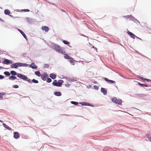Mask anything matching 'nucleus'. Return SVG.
<instances>
[{
	"mask_svg": "<svg viewBox=\"0 0 151 151\" xmlns=\"http://www.w3.org/2000/svg\"><path fill=\"white\" fill-rule=\"evenodd\" d=\"M111 100L112 102L118 105H121L122 103V100L121 99H118L115 97H113Z\"/></svg>",
	"mask_w": 151,
	"mask_h": 151,
	"instance_id": "3",
	"label": "nucleus"
},
{
	"mask_svg": "<svg viewBox=\"0 0 151 151\" xmlns=\"http://www.w3.org/2000/svg\"><path fill=\"white\" fill-rule=\"evenodd\" d=\"M70 103L71 104H73L75 106L77 105L78 104V102L74 101H71Z\"/></svg>",
	"mask_w": 151,
	"mask_h": 151,
	"instance_id": "32",
	"label": "nucleus"
},
{
	"mask_svg": "<svg viewBox=\"0 0 151 151\" xmlns=\"http://www.w3.org/2000/svg\"><path fill=\"white\" fill-rule=\"evenodd\" d=\"M84 37H87L86 36L84 35H82Z\"/></svg>",
	"mask_w": 151,
	"mask_h": 151,
	"instance_id": "58",
	"label": "nucleus"
},
{
	"mask_svg": "<svg viewBox=\"0 0 151 151\" xmlns=\"http://www.w3.org/2000/svg\"><path fill=\"white\" fill-rule=\"evenodd\" d=\"M1 94H2V96H3L5 95L6 93L5 92H1Z\"/></svg>",
	"mask_w": 151,
	"mask_h": 151,
	"instance_id": "53",
	"label": "nucleus"
},
{
	"mask_svg": "<svg viewBox=\"0 0 151 151\" xmlns=\"http://www.w3.org/2000/svg\"><path fill=\"white\" fill-rule=\"evenodd\" d=\"M9 79L10 80L13 81L15 79H17L16 77L15 76H11L9 78Z\"/></svg>",
	"mask_w": 151,
	"mask_h": 151,
	"instance_id": "21",
	"label": "nucleus"
},
{
	"mask_svg": "<svg viewBox=\"0 0 151 151\" xmlns=\"http://www.w3.org/2000/svg\"><path fill=\"white\" fill-rule=\"evenodd\" d=\"M139 39L140 40H141V41H142V39L141 38H139Z\"/></svg>",
	"mask_w": 151,
	"mask_h": 151,
	"instance_id": "63",
	"label": "nucleus"
},
{
	"mask_svg": "<svg viewBox=\"0 0 151 151\" xmlns=\"http://www.w3.org/2000/svg\"><path fill=\"white\" fill-rule=\"evenodd\" d=\"M3 125V127L6 129H8L9 130H10L11 129V127H9V126L7 125L5 123H3L2 124Z\"/></svg>",
	"mask_w": 151,
	"mask_h": 151,
	"instance_id": "23",
	"label": "nucleus"
},
{
	"mask_svg": "<svg viewBox=\"0 0 151 151\" xmlns=\"http://www.w3.org/2000/svg\"><path fill=\"white\" fill-rule=\"evenodd\" d=\"M135 52L137 54H139V55H141L142 56H143L144 57H146V58H148L147 57H146L145 56V55H143L142 54V53H140L138 51H137V50H135Z\"/></svg>",
	"mask_w": 151,
	"mask_h": 151,
	"instance_id": "36",
	"label": "nucleus"
},
{
	"mask_svg": "<svg viewBox=\"0 0 151 151\" xmlns=\"http://www.w3.org/2000/svg\"><path fill=\"white\" fill-rule=\"evenodd\" d=\"M146 81L147 82H150V81L151 82V80H150V79H147Z\"/></svg>",
	"mask_w": 151,
	"mask_h": 151,
	"instance_id": "51",
	"label": "nucleus"
},
{
	"mask_svg": "<svg viewBox=\"0 0 151 151\" xmlns=\"http://www.w3.org/2000/svg\"><path fill=\"white\" fill-rule=\"evenodd\" d=\"M3 98V96L1 94V92H0V98L1 99H2Z\"/></svg>",
	"mask_w": 151,
	"mask_h": 151,
	"instance_id": "48",
	"label": "nucleus"
},
{
	"mask_svg": "<svg viewBox=\"0 0 151 151\" xmlns=\"http://www.w3.org/2000/svg\"><path fill=\"white\" fill-rule=\"evenodd\" d=\"M0 122H3V121L1 120L0 119Z\"/></svg>",
	"mask_w": 151,
	"mask_h": 151,
	"instance_id": "60",
	"label": "nucleus"
},
{
	"mask_svg": "<svg viewBox=\"0 0 151 151\" xmlns=\"http://www.w3.org/2000/svg\"><path fill=\"white\" fill-rule=\"evenodd\" d=\"M139 77H140L139 76H138L137 78H139Z\"/></svg>",
	"mask_w": 151,
	"mask_h": 151,
	"instance_id": "64",
	"label": "nucleus"
},
{
	"mask_svg": "<svg viewBox=\"0 0 151 151\" xmlns=\"http://www.w3.org/2000/svg\"><path fill=\"white\" fill-rule=\"evenodd\" d=\"M135 95L136 96L140 97L141 98L144 97L146 96V95L145 94H136Z\"/></svg>",
	"mask_w": 151,
	"mask_h": 151,
	"instance_id": "25",
	"label": "nucleus"
},
{
	"mask_svg": "<svg viewBox=\"0 0 151 151\" xmlns=\"http://www.w3.org/2000/svg\"><path fill=\"white\" fill-rule=\"evenodd\" d=\"M13 133V137L14 139H18L20 135L19 133Z\"/></svg>",
	"mask_w": 151,
	"mask_h": 151,
	"instance_id": "16",
	"label": "nucleus"
},
{
	"mask_svg": "<svg viewBox=\"0 0 151 151\" xmlns=\"http://www.w3.org/2000/svg\"><path fill=\"white\" fill-rule=\"evenodd\" d=\"M21 63L20 62H17V68L18 67H21Z\"/></svg>",
	"mask_w": 151,
	"mask_h": 151,
	"instance_id": "38",
	"label": "nucleus"
},
{
	"mask_svg": "<svg viewBox=\"0 0 151 151\" xmlns=\"http://www.w3.org/2000/svg\"><path fill=\"white\" fill-rule=\"evenodd\" d=\"M49 28L47 26H43L42 27V29L45 32H48L49 30Z\"/></svg>",
	"mask_w": 151,
	"mask_h": 151,
	"instance_id": "13",
	"label": "nucleus"
},
{
	"mask_svg": "<svg viewBox=\"0 0 151 151\" xmlns=\"http://www.w3.org/2000/svg\"><path fill=\"white\" fill-rule=\"evenodd\" d=\"M3 52L2 53V54H4L6 55L7 54V52L6 51H2Z\"/></svg>",
	"mask_w": 151,
	"mask_h": 151,
	"instance_id": "47",
	"label": "nucleus"
},
{
	"mask_svg": "<svg viewBox=\"0 0 151 151\" xmlns=\"http://www.w3.org/2000/svg\"><path fill=\"white\" fill-rule=\"evenodd\" d=\"M54 94L57 96H60L62 95L60 91H55L54 92Z\"/></svg>",
	"mask_w": 151,
	"mask_h": 151,
	"instance_id": "20",
	"label": "nucleus"
},
{
	"mask_svg": "<svg viewBox=\"0 0 151 151\" xmlns=\"http://www.w3.org/2000/svg\"><path fill=\"white\" fill-rule=\"evenodd\" d=\"M4 13L5 15H9L10 13V11L8 9H5L4 10Z\"/></svg>",
	"mask_w": 151,
	"mask_h": 151,
	"instance_id": "26",
	"label": "nucleus"
},
{
	"mask_svg": "<svg viewBox=\"0 0 151 151\" xmlns=\"http://www.w3.org/2000/svg\"><path fill=\"white\" fill-rule=\"evenodd\" d=\"M50 77L52 79H55L56 77V75L53 73H51L50 74Z\"/></svg>",
	"mask_w": 151,
	"mask_h": 151,
	"instance_id": "18",
	"label": "nucleus"
},
{
	"mask_svg": "<svg viewBox=\"0 0 151 151\" xmlns=\"http://www.w3.org/2000/svg\"><path fill=\"white\" fill-rule=\"evenodd\" d=\"M17 30L21 33V34L23 35L24 38L26 39V40H27V37L26 35L23 32V31L22 30H21L20 29H17Z\"/></svg>",
	"mask_w": 151,
	"mask_h": 151,
	"instance_id": "12",
	"label": "nucleus"
},
{
	"mask_svg": "<svg viewBox=\"0 0 151 151\" xmlns=\"http://www.w3.org/2000/svg\"><path fill=\"white\" fill-rule=\"evenodd\" d=\"M10 74H11L13 76H17L20 78H21V77L22 75V74L17 73L14 70H11L10 72Z\"/></svg>",
	"mask_w": 151,
	"mask_h": 151,
	"instance_id": "5",
	"label": "nucleus"
},
{
	"mask_svg": "<svg viewBox=\"0 0 151 151\" xmlns=\"http://www.w3.org/2000/svg\"><path fill=\"white\" fill-rule=\"evenodd\" d=\"M26 19L27 22L29 23H31L33 22V19L28 17H26Z\"/></svg>",
	"mask_w": 151,
	"mask_h": 151,
	"instance_id": "22",
	"label": "nucleus"
},
{
	"mask_svg": "<svg viewBox=\"0 0 151 151\" xmlns=\"http://www.w3.org/2000/svg\"><path fill=\"white\" fill-rule=\"evenodd\" d=\"M4 67L1 66H0V70L2 69H4Z\"/></svg>",
	"mask_w": 151,
	"mask_h": 151,
	"instance_id": "56",
	"label": "nucleus"
},
{
	"mask_svg": "<svg viewBox=\"0 0 151 151\" xmlns=\"http://www.w3.org/2000/svg\"><path fill=\"white\" fill-rule=\"evenodd\" d=\"M119 75L120 76H121V77H122L123 78H124V79H127V78H126V77H124V76H122V75H120V74H119Z\"/></svg>",
	"mask_w": 151,
	"mask_h": 151,
	"instance_id": "50",
	"label": "nucleus"
},
{
	"mask_svg": "<svg viewBox=\"0 0 151 151\" xmlns=\"http://www.w3.org/2000/svg\"><path fill=\"white\" fill-rule=\"evenodd\" d=\"M101 91L102 93L104 95H106L107 93V90L106 88L102 87L101 89Z\"/></svg>",
	"mask_w": 151,
	"mask_h": 151,
	"instance_id": "11",
	"label": "nucleus"
},
{
	"mask_svg": "<svg viewBox=\"0 0 151 151\" xmlns=\"http://www.w3.org/2000/svg\"><path fill=\"white\" fill-rule=\"evenodd\" d=\"M41 76L42 79L43 81H45L48 76V75L46 73H44Z\"/></svg>",
	"mask_w": 151,
	"mask_h": 151,
	"instance_id": "9",
	"label": "nucleus"
},
{
	"mask_svg": "<svg viewBox=\"0 0 151 151\" xmlns=\"http://www.w3.org/2000/svg\"><path fill=\"white\" fill-rule=\"evenodd\" d=\"M52 80L51 78L47 77L46 80V82L47 83H50L52 82Z\"/></svg>",
	"mask_w": 151,
	"mask_h": 151,
	"instance_id": "35",
	"label": "nucleus"
},
{
	"mask_svg": "<svg viewBox=\"0 0 151 151\" xmlns=\"http://www.w3.org/2000/svg\"><path fill=\"white\" fill-rule=\"evenodd\" d=\"M49 47L59 53L62 54L65 53V51L63 50L64 48L61 47L59 45L54 42H51Z\"/></svg>",
	"mask_w": 151,
	"mask_h": 151,
	"instance_id": "1",
	"label": "nucleus"
},
{
	"mask_svg": "<svg viewBox=\"0 0 151 151\" xmlns=\"http://www.w3.org/2000/svg\"><path fill=\"white\" fill-rule=\"evenodd\" d=\"M4 75H5L6 76H10V72L9 73V71H5L4 73Z\"/></svg>",
	"mask_w": 151,
	"mask_h": 151,
	"instance_id": "29",
	"label": "nucleus"
},
{
	"mask_svg": "<svg viewBox=\"0 0 151 151\" xmlns=\"http://www.w3.org/2000/svg\"><path fill=\"white\" fill-rule=\"evenodd\" d=\"M63 82V81L61 79L59 80L58 81L56 80H54L52 82V84L54 86L61 87Z\"/></svg>",
	"mask_w": 151,
	"mask_h": 151,
	"instance_id": "2",
	"label": "nucleus"
},
{
	"mask_svg": "<svg viewBox=\"0 0 151 151\" xmlns=\"http://www.w3.org/2000/svg\"><path fill=\"white\" fill-rule=\"evenodd\" d=\"M64 54V58L67 60H69V62L70 63H71V65H74L75 63H74L75 62V60H73V58L72 57H70L67 54Z\"/></svg>",
	"mask_w": 151,
	"mask_h": 151,
	"instance_id": "4",
	"label": "nucleus"
},
{
	"mask_svg": "<svg viewBox=\"0 0 151 151\" xmlns=\"http://www.w3.org/2000/svg\"><path fill=\"white\" fill-rule=\"evenodd\" d=\"M146 135L149 140L151 142V135L149 134H147Z\"/></svg>",
	"mask_w": 151,
	"mask_h": 151,
	"instance_id": "33",
	"label": "nucleus"
},
{
	"mask_svg": "<svg viewBox=\"0 0 151 151\" xmlns=\"http://www.w3.org/2000/svg\"><path fill=\"white\" fill-rule=\"evenodd\" d=\"M21 67H28L29 66V65L26 63H21Z\"/></svg>",
	"mask_w": 151,
	"mask_h": 151,
	"instance_id": "31",
	"label": "nucleus"
},
{
	"mask_svg": "<svg viewBox=\"0 0 151 151\" xmlns=\"http://www.w3.org/2000/svg\"><path fill=\"white\" fill-rule=\"evenodd\" d=\"M62 42H63V43L65 45H67L68 46L70 47V48H72V47L71 46H70V45H69L70 44V43L68 41H67L66 40H62Z\"/></svg>",
	"mask_w": 151,
	"mask_h": 151,
	"instance_id": "15",
	"label": "nucleus"
},
{
	"mask_svg": "<svg viewBox=\"0 0 151 151\" xmlns=\"http://www.w3.org/2000/svg\"><path fill=\"white\" fill-rule=\"evenodd\" d=\"M26 128H27V129H32V128L31 127H26Z\"/></svg>",
	"mask_w": 151,
	"mask_h": 151,
	"instance_id": "54",
	"label": "nucleus"
},
{
	"mask_svg": "<svg viewBox=\"0 0 151 151\" xmlns=\"http://www.w3.org/2000/svg\"><path fill=\"white\" fill-rule=\"evenodd\" d=\"M147 79V78H143V80H142L143 81H146Z\"/></svg>",
	"mask_w": 151,
	"mask_h": 151,
	"instance_id": "57",
	"label": "nucleus"
},
{
	"mask_svg": "<svg viewBox=\"0 0 151 151\" xmlns=\"http://www.w3.org/2000/svg\"><path fill=\"white\" fill-rule=\"evenodd\" d=\"M11 68H15L17 69V63H14L12 64L11 66Z\"/></svg>",
	"mask_w": 151,
	"mask_h": 151,
	"instance_id": "19",
	"label": "nucleus"
},
{
	"mask_svg": "<svg viewBox=\"0 0 151 151\" xmlns=\"http://www.w3.org/2000/svg\"><path fill=\"white\" fill-rule=\"evenodd\" d=\"M21 135L23 138L27 139L28 138V136L25 135L24 134H21Z\"/></svg>",
	"mask_w": 151,
	"mask_h": 151,
	"instance_id": "30",
	"label": "nucleus"
},
{
	"mask_svg": "<svg viewBox=\"0 0 151 151\" xmlns=\"http://www.w3.org/2000/svg\"><path fill=\"white\" fill-rule=\"evenodd\" d=\"M148 29H149V30H151V28H150L149 27L147 28Z\"/></svg>",
	"mask_w": 151,
	"mask_h": 151,
	"instance_id": "59",
	"label": "nucleus"
},
{
	"mask_svg": "<svg viewBox=\"0 0 151 151\" xmlns=\"http://www.w3.org/2000/svg\"><path fill=\"white\" fill-rule=\"evenodd\" d=\"M9 16L10 17H12V18H19V17H14L13 16L11 15H10V14H9Z\"/></svg>",
	"mask_w": 151,
	"mask_h": 151,
	"instance_id": "45",
	"label": "nucleus"
},
{
	"mask_svg": "<svg viewBox=\"0 0 151 151\" xmlns=\"http://www.w3.org/2000/svg\"><path fill=\"white\" fill-rule=\"evenodd\" d=\"M32 82L35 83H38L39 82L38 81L35 79L32 80Z\"/></svg>",
	"mask_w": 151,
	"mask_h": 151,
	"instance_id": "34",
	"label": "nucleus"
},
{
	"mask_svg": "<svg viewBox=\"0 0 151 151\" xmlns=\"http://www.w3.org/2000/svg\"><path fill=\"white\" fill-rule=\"evenodd\" d=\"M4 59L3 61L2 62V63L3 64L9 65L12 64L13 63V61L12 60L6 59L5 58Z\"/></svg>",
	"mask_w": 151,
	"mask_h": 151,
	"instance_id": "6",
	"label": "nucleus"
},
{
	"mask_svg": "<svg viewBox=\"0 0 151 151\" xmlns=\"http://www.w3.org/2000/svg\"><path fill=\"white\" fill-rule=\"evenodd\" d=\"M135 37H136V38H138V39H139V37H137V36H135Z\"/></svg>",
	"mask_w": 151,
	"mask_h": 151,
	"instance_id": "62",
	"label": "nucleus"
},
{
	"mask_svg": "<svg viewBox=\"0 0 151 151\" xmlns=\"http://www.w3.org/2000/svg\"><path fill=\"white\" fill-rule=\"evenodd\" d=\"M36 75L38 77H40L41 75L40 72L39 71H36L35 72Z\"/></svg>",
	"mask_w": 151,
	"mask_h": 151,
	"instance_id": "28",
	"label": "nucleus"
},
{
	"mask_svg": "<svg viewBox=\"0 0 151 151\" xmlns=\"http://www.w3.org/2000/svg\"><path fill=\"white\" fill-rule=\"evenodd\" d=\"M21 79L24 81H27L28 83H32V80L29 79L27 76L23 74L22 75Z\"/></svg>",
	"mask_w": 151,
	"mask_h": 151,
	"instance_id": "7",
	"label": "nucleus"
},
{
	"mask_svg": "<svg viewBox=\"0 0 151 151\" xmlns=\"http://www.w3.org/2000/svg\"><path fill=\"white\" fill-rule=\"evenodd\" d=\"M143 78H143V77H141V76L139 77V79H141V80H143Z\"/></svg>",
	"mask_w": 151,
	"mask_h": 151,
	"instance_id": "52",
	"label": "nucleus"
},
{
	"mask_svg": "<svg viewBox=\"0 0 151 151\" xmlns=\"http://www.w3.org/2000/svg\"><path fill=\"white\" fill-rule=\"evenodd\" d=\"M87 104V106H91V107H93L94 106V105H93V104H92L91 103H89L88 102V104Z\"/></svg>",
	"mask_w": 151,
	"mask_h": 151,
	"instance_id": "39",
	"label": "nucleus"
},
{
	"mask_svg": "<svg viewBox=\"0 0 151 151\" xmlns=\"http://www.w3.org/2000/svg\"><path fill=\"white\" fill-rule=\"evenodd\" d=\"M4 78V77L1 75H0V79L2 80Z\"/></svg>",
	"mask_w": 151,
	"mask_h": 151,
	"instance_id": "42",
	"label": "nucleus"
},
{
	"mask_svg": "<svg viewBox=\"0 0 151 151\" xmlns=\"http://www.w3.org/2000/svg\"><path fill=\"white\" fill-rule=\"evenodd\" d=\"M70 85V84H69V83H67V84H65V86L66 87H69V86Z\"/></svg>",
	"mask_w": 151,
	"mask_h": 151,
	"instance_id": "46",
	"label": "nucleus"
},
{
	"mask_svg": "<svg viewBox=\"0 0 151 151\" xmlns=\"http://www.w3.org/2000/svg\"><path fill=\"white\" fill-rule=\"evenodd\" d=\"M13 87L14 88H19V86L17 85H14L13 86Z\"/></svg>",
	"mask_w": 151,
	"mask_h": 151,
	"instance_id": "41",
	"label": "nucleus"
},
{
	"mask_svg": "<svg viewBox=\"0 0 151 151\" xmlns=\"http://www.w3.org/2000/svg\"><path fill=\"white\" fill-rule=\"evenodd\" d=\"M43 68H49V65L47 64H45L43 65Z\"/></svg>",
	"mask_w": 151,
	"mask_h": 151,
	"instance_id": "37",
	"label": "nucleus"
},
{
	"mask_svg": "<svg viewBox=\"0 0 151 151\" xmlns=\"http://www.w3.org/2000/svg\"><path fill=\"white\" fill-rule=\"evenodd\" d=\"M94 88L96 90H98L99 88V87L96 85L94 86Z\"/></svg>",
	"mask_w": 151,
	"mask_h": 151,
	"instance_id": "40",
	"label": "nucleus"
},
{
	"mask_svg": "<svg viewBox=\"0 0 151 151\" xmlns=\"http://www.w3.org/2000/svg\"><path fill=\"white\" fill-rule=\"evenodd\" d=\"M30 68L33 69H35L37 68V66L34 63H32L29 65Z\"/></svg>",
	"mask_w": 151,
	"mask_h": 151,
	"instance_id": "14",
	"label": "nucleus"
},
{
	"mask_svg": "<svg viewBox=\"0 0 151 151\" xmlns=\"http://www.w3.org/2000/svg\"><path fill=\"white\" fill-rule=\"evenodd\" d=\"M87 87L88 88H89L91 87V85H88L87 86Z\"/></svg>",
	"mask_w": 151,
	"mask_h": 151,
	"instance_id": "49",
	"label": "nucleus"
},
{
	"mask_svg": "<svg viewBox=\"0 0 151 151\" xmlns=\"http://www.w3.org/2000/svg\"><path fill=\"white\" fill-rule=\"evenodd\" d=\"M135 37H136V38H138V39H139V37H137V36H135Z\"/></svg>",
	"mask_w": 151,
	"mask_h": 151,
	"instance_id": "61",
	"label": "nucleus"
},
{
	"mask_svg": "<svg viewBox=\"0 0 151 151\" xmlns=\"http://www.w3.org/2000/svg\"><path fill=\"white\" fill-rule=\"evenodd\" d=\"M77 81L76 80L73 79H70V82H74V81Z\"/></svg>",
	"mask_w": 151,
	"mask_h": 151,
	"instance_id": "44",
	"label": "nucleus"
},
{
	"mask_svg": "<svg viewBox=\"0 0 151 151\" xmlns=\"http://www.w3.org/2000/svg\"><path fill=\"white\" fill-rule=\"evenodd\" d=\"M127 32L130 36L131 38L134 39H135L136 35L133 33L129 31L128 30Z\"/></svg>",
	"mask_w": 151,
	"mask_h": 151,
	"instance_id": "10",
	"label": "nucleus"
},
{
	"mask_svg": "<svg viewBox=\"0 0 151 151\" xmlns=\"http://www.w3.org/2000/svg\"><path fill=\"white\" fill-rule=\"evenodd\" d=\"M104 79L105 81L106 82H109L112 83H115L114 81L109 79L107 78L104 77Z\"/></svg>",
	"mask_w": 151,
	"mask_h": 151,
	"instance_id": "17",
	"label": "nucleus"
},
{
	"mask_svg": "<svg viewBox=\"0 0 151 151\" xmlns=\"http://www.w3.org/2000/svg\"><path fill=\"white\" fill-rule=\"evenodd\" d=\"M124 17L125 18L126 17H128L127 18L129 19L130 20H132L134 22H135L134 21H137L139 24H140V22L134 17H133L131 15H130L124 16Z\"/></svg>",
	"mask_w": 151,
	"mask_h": 151,
	"instance_id": "8",
	"label": "nucleus"
},
{
	"mask_svg": "<svg viewBox=\"0 0 151 151\" xmlns=\"http://www.w3.org/2000/svg\"><path fill=\"white\" fill-rule=\"evenodd\" d=\"M0 21L2 22H4V21L1 18H0Z\"/></svg>",
	"mask_w": 151,
	"mask_h": 151,
	"instance_id": "55",
	"label": "nucleus"
},
{
	"mask_svg": "<svg viewBox=\"0 0 151 151\" xmlns=\"http://www.w3.org/2000/svg\"><path fill=\"white\" fill-rule=\"evenodd\" d=\"M23 11L24 12H29L30 11L28 9H24L23 10Z\"/></svg>",
	"mask_w": 151,
	"mask_h": 151,
	"instance_id": "43",
	"label": "nucleus"
},
{
	"mask_svg": "<svg viewBox=\"0 0 151 151\" xmlns=\"http://www.w3.org/2000/svg\"><path fill=\"white\" fill-rule=\"evenodd\" d=\"M82 106H87L88 102H85V101H82L81 102L79 103Z\"/></svg>",
	"mask_w": 151,
	"mask_h": 151,
	"instance_id": "27",
	"label": "nucleus"
},
{
	"mask_svg": "<svg viewBox=\"0 0 151 151\" xmlns=\"http://www.w3.org/2000/svg\"><path fill=\"white\" fill-rule=\"evenodd\" d=\"M138 84L142 87H148L149 86L147 84L141 83L139 82H137Z\"/></svg>",
	"mask_w": 151,
	"mask_h": 151,
	"instance_id": "24",
	"label": "nucleus"
}]
</instances>
